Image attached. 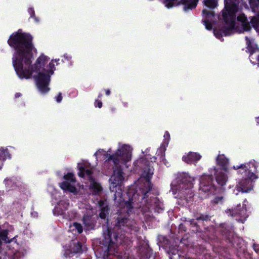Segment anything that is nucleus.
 <instances>
[{"mask_svg":"<svg viewBox=\"0 0 259 259\" xmlns=\"http://www.w3.org/2000/svg\"><path fill=\"white\" fill-rule=\"evenodd\" d=\"M5 183H6V185H8V187L9 185L11 184L12 181L11 180H5Z\"/></svg>","mask_w":259,"mask_h":259,"instance_id":"nucleus-32","label":"nucleus"},{"mask_svg":"<svg viewBox=\"0 0 259 259\" xmlns=\"http://www.w3.org/2000/svg\"><path fill=\"white\" fill-rule=\"evenodd\" d=\"M198 0H185L184 9H192L195 8L197 5Z\"/></svg>","mask_w":259,"mask_h":259,"instance_id":"nucleus-21","label":"nucleus"},{"mask_svg":"<svg viewBox=\"0 0 259 259\" xmlns=\"http://www.w3.org/2000/svg\"><path fill=\"white\" fill-rule=\"evenodd\" d=\"M87 212L83 218V222L87 230L92 229L94 225V221L92 218L93 214L96 212L93 208H87Z\"/></svg>","mask_w":259,"mask_h":259,"instance_id":"nucleus-11","label":"nucleus"},{"mask_svg":"<svg viewBox=\"0 0 259 259\" xmlns=\"http://www.w3.org/2000/svg\"><path fill=\"white\" fill-rule=\"evenodd\" d=\"M247 49L250 52L249 59L253 65L259 66V51L256 45L254 44V39L252 37H245Z\"/></svg>","mask_w":259,"mask_h":259,"instance_id":"nucleus-9","label":"nucleus"},{"mask_svg":"<svg viewBox=\"0 0 259 259\" xmlns=\"http://www.w3.org/2000/svg\"><path fill=\"white\" fill-rule=\"evenodd\" d=\"M242 0H225V8L222 16L225 26L222 30L225 35L231 34L234 31L238 33H244L251 30V28L246 17L243 14L239 15L237 21H235V14L239 10V5Z\"/></svg>","mask_w":259,"mask_h":259,"instance_id":"nucleus-2","label":"nucleus"},{"mask_svg":"<svg viewBox=\"0 0 259 259\" xmlns=\"http://www.w3.org/2000/svg\"><path fill=\"white\" fill-rule=\"evenodd\" d=\"M71 57L70 56H66V58L70 59Z\"/></svg>","mask_w":259,"mask_h":259,"instance_id":"nucleus-37","label":"nucleus"},{"mask_svg":"<svg viewBox=\"0 0 259 259\" xmlns=\"http://www.w3.org/2000/svg\"><path fill=\"white\" fill-rule=\"evenodd\" d=\"M222 198V197H219V198H218V202H219V201H221Z\"/></svg>","mask_w":259,"mask_h":259,"instance_id":"nucleus-36","label":"nucleus"},{"mask_svg":"<svg viewBox=\"0 0 259 259\" xmlns=\"http://www.w3.org/2000/svg\"><path fill=\"white\" fill-rule=\"evenodd\" d=\"M183 175L184 177V178L182 179L183 182H184V183L186 182H190L191 181H192L193 180V179L192 178H191L188 175V174H183Z\"/></svg>","mask_w":259,"mask_h":259,"instance_id":"nucleus-26","label":"nucleus"},{"mask_svg":"<svg viewBox=\"0 0 259 259\" xmlns=\"http://www.w3.org/2000/svg\"><path fill=\"white\" fill-rule=\"evenodd\" d=\"M69 206L68 201L65 197H62L57 202L54 208V213L56 214H62L63 211L66 210Z\"/></svg>","mask_w":259,"mask_h":259,"instance_id":"nucleus-13","label":"nucleus"},{"mask_svg":"<svg viewBox=\"0 0 259 259\" xmlns=\"http://www.w3.org/2000/svg\"><path fill=\"white\" fill-rule=\"evenodd\" d=\"M153 175V170L152 169L149 168L147 174H145L144 172L143 174V177H144L146 179V182L145 183V186L146 187L145 190H144L143 193L145 194L146 193H147L151 188L150 183L149 182V179L151 176Z\"/></svg>","mask_w":259,"mask_h":259,"instance_id":"nucleus-17","label":"nucleus"},{"mask_svg":"<svg viewBox=\"0 0 259 259\" xmlns=\"http://www.w3.org/2000/svg\"><path fill=\"white\" fill-rule=\"evenodd\" d=\"M7 157H9V154L6 149L3 148H0V164H2L3 161L6 159ZM2 166L0 165V169Z\"/></svg>","mask_w":259,"mask_h":259,"instance_id":"nucleus-22","label":"nucleus"},{"mask_svg":"<svg viewBox=\"0 0 259 259\" xmlns=\"http://www.w3.org/2000/svg\"><path fill=\"white\" fill-rule=\"evenodd\" d=\"M98 259H100V258H98Z\"/></svg>","mask_w":259,"mask_h":259,"instance_id":"nucleus-39","label":"nucleus"},{"mask_svg":"<svg viewBox=\"0 0 259 259\" xmlns=\"http://www.w3.org/2000/svg\"><path fill=\"white\" fill-rule=\"evenodd\" d=\"M132 150L130 145L119 143L115 152L112 155H106V158L108 160H111V162L113 165L121 167L131 161Z\"/></svg>","mask_w":259,"mask_h":259,"instance_id":"nucleus-3","label":"nucleus"},{"mask_svg":"<svg viewBox=\"0 0 259 259\" xmlns=\"http://www.w3.org/2000/svg\"><path fill=\"white\" fill-rule=\"evenodd\" d=\"M62 97L61 93H59L56 97V100L57 102H60L62 101Z\"/></svg>","mask_w":259,"mask_h":259,"instance_id":"nucleus-29","label":"nucleus"},{"mask_svg":"<svg viewBox=\"0 0 259 259\" xmlns=\"http://www.w3.org/2000/svg\"><path fill=\"white\" fill-rule=\"evenodd\" d=\"M100 205L101 206V212L100 213V217L101 219H105L107 213L108 209L106 205L104 204V202H100Z\"/></svg>","mask_w":259,"mask_h":259,"instance_id":"nucleus-24","label":"nucleus"},{"mask_svg":"<svg viewBox=\"0 0 259 259\" xmlns=\"http://www.w3.org/2000/svg\"><path fill=\"white\" fill-rule=\"evenodd\" d=\"M104 234L105 243L108 246L109 251H111L112 245L117 242V235L114 233H112L109 230H107V233H104Z\"/></svg>","mask_w":259,"mask_h":259,"instance_id":"nucleus-14","label":"nucleus"},{"mask_svg":"<svg viewBox=\"0 0 259 259\" xmlns=\"http://www.w3.org/2000/svg\"><path fill=\"white\" fill-rule=\"evenodd\" d=\"M106 94L107 95H109L110 94V91L109 90H106Z\"/></svg>","mask_w":259,"mask_h":259,"instance_id":"nucleus-33","label":"nucleus"},{"mask_svg":"<svg viewBox=\"0 0 259 259\" xmlns=\"http://www.w3.org/2000/svg\"><path fill=\"white\" fill-rule=\"evenodd\" d=\"M78 167L79 170L78 175L80 177H87L90 182V187L95 192L97 193L101 191V187L100 184L95 181L91 177L92 171L89 168V163L85 161H82L78 164Z\"/></svg>","mask_w":259,"mask_h":259,"instance_id":"nucleus-6","label":"nucleus"},{"mask_svg":"<svg viewBox=\"0 0 259 259\" xmlns=\"http://www.w3.org/2000/svg\"><path fill=\"white\" fill-rule=\"evenodd\" d=\"M111 151L110 149L107 151H105L104 149H100L97 151L94 154L97 159L99 158L101 156H103L104 159L105 160V164H107L109 162H111V160H108L106 158V156L107 154H111Z\"/></svg>","mask_w":259,"mask_h":259,"instance_id":"nucleus-18","label":"nucleus"},{"mask_svg":"<svg viewBox=\"0 0 259 259\" xmlns=\"http://www.w3.org/2000/svg\"><path fill=\"white\" fill-rule=\"evenodd\" d=\"M35 20L36 22H38V20L36 19V18H35Z\"/></svg>","mask_w":259,"mask_h":259,"instance_id":"nucleus-38","label":"nucleus"},{"mask_svg":"<svg viewBox=\"0 0 259 259\" xmlns=\"http://www.w3.org/2000/svg\"><path fill=\"white\" fill-rule=\"evenodd\" d=\"M245 206V204H243L242 206L239 204L234 210L228 209L227 212H230L232 216H236V215H239L241 218L239 221L243 223L247 217Z\"/></svg>","mask_w":259,"mask_h":259,"instance_id":"nucleus-12","label":"nucleus"},{"mask_svg":"<svg viewBox=\"0 0 259 259\" xmlns=\"http://www.w3.org/2000/svg\"><path fill=\"white\" fill-rule=\"evenodd\" d=\"M95 105L96 107L101 108L102 106V103L99 100H96L95 102Z\"/></svg>","mask_w":259,"mask_h":259,"instance_id":"nucleus-28","label":"nucleus"},{"mask_svg":"<svg viewBox=\"0 0 259 259\" xmlns=\"http://www.w3.org/2000/svg\"><path fill=\"white\" fill-rule=\"evenodd\" d=\"M69 230L74 234H79L82 231V227L80 224L74 223L70 225Z\"/></svg>","mask_w":259,"mask_h":259,"instance_id":"nucleus-20","label":"nucleus"},{"mask_svg":"<svg viewBox=\"0 0 259 259\" xmlns=\"http://www.w3.org/2000/svg\"><path fill=\"white\" fill-rule=\"evenodd\" d=\"M178 0H163L165 6L168 8L174 7L177 3Z\"/></svg>","mask_w":259,"mask_h":259,"instance_id":"nucleus-25","label":"nucleus"},{"mask_svg":"<svg viewBox=\"0 0 259 259\" xmlns=\"http://www.w3.org/2000/svg\"><path fill=\"white\" fill-rule=\"evenodd\" d=\"M217 163L223 167L220 170L216 172V180L218 184L223 186L225 184L227 180V176L223 171H226V166L228 163V160L224 155H219L217 159Z\"/></svg>","mask_w":259,"mask_h":259,"instance_id":"nucleus-8","label":"nucleus"},{"mask_svg":"<svg viewBox=\"0 0 259 259\" xmlns=\"http://www.w3.org/2000/svg\"><path fill=\"white\" fill-rule=\"evenodd\" d=\"M211 180L209 176L202 177L200 181V189L204 192L210 191L212 187L210 186Z\"/></svg>","mask_w":259,"mask_h":259,"instance_id":"nucleus-15","label":"nucleus"},{"mask_svg":"<svg viewBox=\"0 0 259 259\" xmlns=\"http://www.w3.org/2000/svg\"><path fill=\"white\" fill-rule=\"evenodd\" d=\"M20 96V94H19V93H17L15 95L16 97H19Z\"/></svg>","mask_w":259,"mask_h":259,"instance_id":"nucleus-34","label":"nucleus"},{"mask_svg":"<svg viewBox=\"0 0 259 259\" xmlns=\"http://www.w3.org/2000/svg\"><path fill=\"white\" fill-rule=\"evenodd\" d=\"M201 156L198 153L189 152L183 157V160L187 163L196 162L201 158Z\"/></svg>","mask_w":259,"mask_h":259,"instance_id":"nucleus-16","label":"nucleus"},{"mask_svg":"<svg viewBox=\"0 0 259 259\" xmlns=\"http://www.w3.org/2000/svg\"><path fill=\"white\" fill-rule=\"evenodd\" d=\"M121 167L113 165V174L110 179V190L115 192V199L119 196L121 193V184L123 180V177L121 169Z\"/></svg>","mask_w":259,"mask_h":259,"instance_id":"nucleus-5","label":"nucleus"},{"mask_svg":"<svg viewBox=\"0 0 259 259\" xmlns=\"http://www.w3.org/2000/svg\"><path fill=\"white\" fill-rule=\"evenodd\" d=\"M214 34L215 35V36L217 38H218L219 39L221 38L220 35L219 34V32L218 30H214Z\"/></svg>","mask_w":259,"mask_h":259,"instance_id":"nucleus-30","label":"nucleus"},{"mask_svg":"<svg viewBox=\"0 0 259 259\" xmlns=\"http://www.w3.org/2000/svg\"><path fill=\"white\" fill-rule=\"evenodd\" d=\"M65 181L60 184V188L64 191L76 194L80 190V186L76 185L74 175L68 173L64 176Z\"/></svg>","mask_w":259,"mask_h":259,"instance_id":"nucleus-7","label":"nucleus"},{"mask_svg":"<svg viewBox=\"0 0 259 259\" xmlns=\"http://www.w3.org/2000/svg\"><path fill=\"white\" fill-rule=\"evenodd\" d=\"M77 250L76 251V252H78V250L80 248V245H78L77 246Z\"/></svg>","mask_w":259,"mask_h":259,"instance_id":"nucleus-35","label":"nucleus"},{"mask_svg":"<svg viewBox=\"0 0 259 259\" xmlns=\"http://www.w3.org/2000/svg\"><path fill=\"white\" fill-rule=\"evenodd\" d=\"M164 138L165 139L164 142L167 144L170 139V135L168 132H166L164 135Z\"/></svg>","mask_w":259,"mask_h":259,"instance_id":"nucleus-27","label":"nucleus"},{"mask_svg":"<svg viewBox=\"0 0 259 259\" xmlns=\"http://www.w3.org/2000/svg\"><path fill=\"white\" fill-rule=\"evenodd\" d=\"M249 2L252 11L257 13L251 18L250 23L259 35V0H249Z\"/></svg>","mask_w":259,"mask_h":259,"instance_id":"nucleus-10","label":"nucleus"},{"mask_svg":"<svg viewBox=\"0 0 259 259\" xmlns=\"http://www.w3.org/2000/svg\"><path fill=\"white\" fill-rule=\"evenodd\" d=\"M203 4L207 7L213 9L217 6V0H203Z\"/></svg>","mask_w":259,"mask_h":259,"instance_id":"nucleus-23","label":"nucleus"},{"mask_svg":"<svg viewBox=\"0 0 259 259\" xmlns=\"http://www.w3.org/2000/svg\"><path fill=\"white\" fill-rule=\"evenodd\" d=\"M251 165L253 166V163H248L246 164H241L240 166H234L235 169H239V172L245 173L246 177L244 180H242L237 186V191L239 192L241 191L242 192L247 193L252 189L251 181L256 179V176L251 171Z\"/></svg>","mask_w":259,"mask_h":259,"instance_id":"nucleus-4","label":"nucleus"},{"mask_svg":"<svg viewBox=\"0 0 259 259\" xmlns=\"http://www.w3.org/2000/svg\"><path fill=\"white\" fill-rule=\"evenodd\" d=\"M32 37L21 30L13 33L8 42L15 49L13 58V64L16 72L21 79L33 78L39 91L42 93L48 92L50 77L54 73L55 66L59 60H52L46 66L49 58L41 54L34 64L31 65L33 53L36 50L32 43Z\"/></svg>","mask_w":259,"mask_h":259,"instance_id":"nucleus-1","label":"nucleus"},{"mask_svg":"<svg viewBox=\"0 0 259 259\" xmlns=\"http://www.w3.org/2000/svg\"><path fill=\"white\" fill-rule=\"evenodd\" d=\"M203 17H205V20L203 21L205 26V28L208 30H210L212 28L211 24L208 22V19L210 17L212 16V14L207 10H204L203 11Z\"/></svg>","mask_w":259,"mask_h":259,"instance_id":"nucleus-19","label":"nucleus"},{"mask_svg":"<svg viewBox=\"0 0 259 259\" xmlns=\"http://www.w3.org/2000/svg\"><path fill=\"white\" fill-rule=\"evenodd\" d=\"M28 12L31 15V16L32 17L34 14V11L33 9L30 8L28 9Z\"/></svg>","mask_w":259,"mask_h":259,"instance_id":"nucleus-31","label":"nucleus"}]
</instances>
